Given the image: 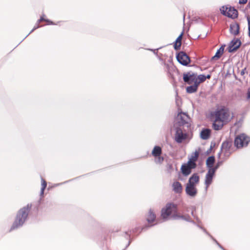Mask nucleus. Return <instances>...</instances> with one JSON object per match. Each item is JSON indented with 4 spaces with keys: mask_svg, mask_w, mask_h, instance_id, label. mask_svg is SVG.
Instances as JSON below:
<instances>
[{
    "mask_svg": "<svg viewBox=\"0 0 250 250\" xmlns=\"http://www.w3.org/2000/svg\"><path fill=\"white\" fill-rule=\"evenodd\" d=\"M177 205L178 204H167L166 208H163L161 210V216L163 218V219L164 220H166L168 218L170 217L173 219L175 220L182 219L185 220L187 222L192 223L193 224L196 225L197 227L203 230V231L206 234H209V232H208L207 230L204 228H203L200 225L201 223V222L194 215V210L193 208L192 209L191 214L194 217V218H196L197 221V223H196L194 221L192 220L190 218V217L188 215H180L176 213H174L171 216H170L173 212H176Z\"/></svg>",
    "mask_w": 250,
    "mask_h": 250,
    "instance_id": "f257e3e1",
    "label": "nucleus"
},
{
    "mask_svg": "<svg viewBox=\"0 0 250 250\" xmlns=\"http://www.w3.org/2000/svg\"><path fill=\"white\" fill-rule=\"evenodd\" d=\"M41 205L27 204V206L21 208L17 213L15 221L10 229V231L21 227L27 220L29 211H31L33 213H37Z\"/></svg>",
    "mask_w": 250,
    "mask_h": 250,
    "instance_id": "f03ea898",
    "label": "nucleus"
},
{
    "mask_svg": "<svg viewBox=\"0 0 250 250\" xmlns=\"http://www.w3.org/2000/svg\"><path fill=\"white\" fill-rule=\"evenodd\" d=\"M215 118V121H219L225 124L230 121L232 117L230 118L229 110L228 107L225 106H221L218 107L214 112L213 114Z\"/></svg>",
    "mask_w": 250,
    "mask_h": 250,
    "instance_id": "7ed1b4c3",
    "label": "nucleus"
},
{
    "mask_svg": "<svg viewBox=\"0 0 250 250\" xmlns=\"http://www.w3.org/2000/svg\"><path fill=\"white\" fill-rule=\"evenodd\" d=\"M220 13L224 16L232 19H235L238 17V11L233 6L229 7L227 5H224L220 8Z\"/></svg>",
    "mask_w": 250,
    "mask_h": 250,
    "instance_id": "20e7f679",
    "label": "nucleus"
},
{
    "mask_svg": "<svg viewBox=\"0 0 250 250\" xmlns=\"http://www.w3.org/2000/svg\"><path fill=\"white\" fill-rule=\"evenodd\" d=\"M250 142V137L245 133H241L235 137L234 145L237 148H240L247 146Z\"/></svg>",
    "mask_w": 250,
    "mask_h": 250,
    "instance_id": "39448f33",
    "label": "nucleus"
},
{
    "mask_svg": "<svg viewBox=\"0 0 250 250\" xmlns=\"http://www.w3.org/2000/svg\"><path fill=\"white\" fill-rule=\"evenodd\" d=\"M146 220L148 224H146L142 227V230H146L149 228L159 223L158 219H156V215L152 209H150L146 216Z\"/></svg>",
    "mask_w": 250,
    "mask_h": 250,
    "instance_id": "423d86ee",
    "label": "nucleus"
},
{
    "mask_svg": "<svg viewBox=\"0 0 250 250\" xmlns=\"http://www.w3.org/2000/svg\"><path fill=\"white\" fill-rule=\"evenodd\" d=\"M176 58L178 62L183 66H190L189 63L191 62L190 58L187 54L183 51H180L176 54Z\"/></svg>",
    "mask_w": 250,
    "mask_h": 250,
    "instance_id": "0eeeda50",
    "label": "nucleus"
},
{
    "mask_svg": "<svg viewBox=\"0 0 250 250\" xmlns=\"http://www.w3.org/2000/svg\"><path fill=\"white\" fill-rule=\"evenodd\" d=\"M185 118H189V116L187 113L184 112L181 110L178 112L175 119L177 121V124L179 126L178 127H180L184 125H186L188 128L190 126V124L186 120Z\"/></svg>",
    "mask_w": 250,
    "mask_h": 250,
    "instance_id": "6e6552de",
    "label": "nucleus"
},
{
    "mask_svg": "<svg viewBox=\"0 0 250 250\" xmlns=\"http://www.w3.org/2000/svg\"><path fill=\"white\" fill-rule=\"evenodd\" d=\"M242 45V42L239 38H234L229 43L227 48L229 53L236 52Z\"/></svg>",
    "mask_w": 250,
    "mask_h": 250,
    "instance_id": "1a4fd4ad",
    "label": "nucleus"
},
{
    "mask_svg": "<svg viewBox=\"0 0 250 250\" xmlns=\"http://www.w3.org/2000/svg\"><path fill=\"white\" fill-rule=\"evenodd\" d=\"M183 79L186 84H191L195 83L197 79V73L191 71L184 72L183 74Z\"/></svg>",
    "mask_w": 250,
    "mask_h": 250,
    "instance_id": "9d476101",
    "label": "nucleus"
},
{
    "mask_svg": "<svg viewBox=\"0 0 250 250\" xmlns=\"http://www.w3.org/2000/svg\"><path fill=\"white\" fill-rule=\"evenodd\" d=\"M188 137L187 133H184L180 127H175V141L178 144L182 143L187 139Z\"/></svg>",
    "mask_w": 250,
    "mask_h": 250,
    "instance_id": "9b49d317",
    "label": "nucleus"
},
{
    "mask_svg": "<svg viewBox=\"0 0 250 250\" xmlns=\"http://www.w3.org/2000/svg\"><path fill=\"white\" fill-rule=\"evenodd\" d=\"M215 174L210 170L208 169L207 173L205 176V184L206 185V189L207 190L208 187L211 184L213 177Z\"/></svg>",
    "mask_w": 250,
    "mask_h": 250,
    "instance_id": "f8f14e48",
    "label": "nucleus"
},
{
    "mask_svg": "<svg viewBox=\"0 0 250 250\" xmlns=\"http://www.w3.org/2000/svg\"><path fill=\"white\" fill-rule=\"evenodd\" d=\"M185 191L186 194L192 197H195L197 193V190L195 185H190L187 184Z\"/></svg>",
    "mask_w": 250,
    "mask_h": 250,
    "instance_id": "ddd939ff",
    "label": "nucleus"
},
{
    "mask_svg": "<svg viewBox=\"0 0 250 250\" xmlns=\"http://www.w3.org/2000/svg\"><path fill=\"white\" fill-rule=\"evenodd\" d=\"M240 24L237 22H232L229 25V33L235 36L240 34Z\"/></svg>",
    "mask_w": 250,
    "mask_h": 250,
    "instance_id": "4468645a",
    "label": "nucleus"
},
{
    "mask_svg": "<svg viewBox=\"0 0 250 250\" xmlns=\"http://www.w3.org/2000/svg\"><path fill=\"white\" fill-rule=\"evenodd\" d=\"M232 146V140L231 139H227L222 144L221 148L223 150L224 149V152L226 154L230 150Z\"/></svg>",
    "mask_w": 250,
    "mask_h": 250,
    "instance_id": "2eb2a0df",
    "label": "nucleus"
},
{
    "mask_svg": "<svg viewBox=\"0 0 250 250\" xmlns=\"http://www.w3.org/2000/svg\"><path fill=\"white\" fill-rule=\"evenodd\" d=\"M184 30L181 33L176 40L173 42L174 49L177 51L181 49L182 45V40L184 34Z\"/></svg>",
    "mask_w": 250,
    "mask_h": 250,
    "instance_id": "dca6fc26",
    "label": "nucleus"
},
{
    "mask_svg": "<svg viewBox=\"0 0 250 250\" xmlns=\"http://www.w3.org/2000/svg\"><path fill=\"white\" fill-rule=\"evenodd\" d=\"M225 46V44H222L221 47L217 50L215 55L211 57L210 60L214 61L219 59L224 52V49Z\"/></svg>",
    "mask_w": 250,
    "mask_h": 250,
    "instance_id": "f3484780",
    "label": "nucleus"
},
{
    "mask_svg": "<svg viewBox=\"0 0 250 250\" xmlns=\"http://www.w3.org/2000/svg\"><path fill=\"white\" fill-rule=\"evenodd\" d=\"M200 181V177L198 173H194L189 177L188 180V182L187 184L190 185H195L198 184Z\"/></svg>",
    "mask_w": 250,
    "mask_h": 250,
    "instance_id": "a211bd4d",
    "label": "nucleus"
},
{
    "mask_svg": "<svg viewBox=\"0 0 250 250\" xmlns=\"http://www.w3.org/2000/svg\"><path fill=\"white\" fill-rule=\"evenodd\" d=\"M211 135V130L208 128H203L200 132V138L204 140L208 139Z\"/></svg>",
    "mask_w": 250,
    "mask_h": 250,
    "instance_id": "6ab92c4d",
    "label": "nucleus"
},
{
    "mask_svg": "<svg viewBox=\"0 0 250 250\" xmlns=\"http://www.w3.org/2000/svg\"><path fill=\"white\" fill-rule=\"evenodd\" d=\"M180 170L182 175L185 177H187L192 172V169L185 164L182 165Z\"/></svg>",
    "mask_w": 250,
    "mask_h": 250,
    "instance_id": "aec40b11",
    "label": "nucleus"
},
{
    "mask_svg": "<svg viewBox=\"0 0 250 250\" xmlns=\"http://www.w3.org/2000/svg\"><path fill=\"white\" fill-rule=\"evenodd\" d=\"M193 83L186 87V90L187 93L191 94L197 91L199 85L196 83Z\"/></svg>",
    "mask_w": 250,
    "mask_h": 250,
    "instance_id": "412c9836",
    "label": "nucleus"
},
{
    "mask_svg": "<svg viewBox=\"0 0 250 250\" xmlns=\"http://www.w3.org/2000/svg\"><path fill=\"white\" fill-rule=\"evenodd\" d=\"M173 190L175 193H180L182 191V186L178 181L174 182L172 185Z\"/></svg>",
    "mask_w": 250,
    "mask_h": 250,
    "instance_id": "4be33fe9",
    "label": "nucleus"
},
{
    "mask_svg": "<svg viewBox=\"0 0 250 250\" xmlns=\"http://www.w3.org/2000/svg\"><path fill=\"white\" fill-rule=\"evenodd\" d=\"M162 153V149L161 147L159 146H155L152 150L151 154L153 156L157 157V156L161 155Z\"/></svg>",
    "mask_w": 250,
    "mask_h": 250,
    "instance_id": "5701e85b",
    "label": "nucleus"
},
{
    "mask_svg": "<svg viewBox=\"0 0 250 250\" xmlns=\"http://www.w3.org/2000/svg\"><path fill=\"white\" fill-rule=\"evenodd\" d=\"M215 161V157L214 155L208 157L206 161L207 168L213 166Z\"/></svg>",
    "mask_w": 250,
    "mask_h": 250,
    "instance_id": "b1692460",
    "label": "nucleus"
},
{
    "mask_svg": "<svg viewBox=\"0 0 250 250\" xmlns=\"http://www.w3.org/2000/svg\"><path fill=\"white\" fill-rule=\"evenodd\" d=\"M141 229H142V227L141 228H140V227H136L134 229H133L132 230H128L127 231H125V234L128 236V237L126 238V239H128V238H130V234H131V232L133 233H136L138 232V231H139V233H140V232L141 231H142L141 230Z\"/></svg>",
    "mask_w": 250,
    "mask_h": 250,
    "instance_id": "393cba45",
    "label": "nucleus"
},
{
    "mask_svg": "<svg viewBox=\"0 0 250 250\" xmlns=\"http://www.w3.org/2000/svg\"><path fill=\"white\" fill-rule=\"evenodd\" d=\"M206 81L205 75L204 74H200L199 75H197V79L196 81V83L199 86V84L201 83L204 82Z\"/></svg>",
    "mask_w": 250,
    "mask_h": 250,
    "instance_id": "a878e982",
    "label": "nucleus"
},
{
    "mask_svg": "<svg viewBox=\"0 0 250 250\" xmlns=\"http://www.w3.org/2000/svg\"><path fill=\"white\" fill-rule=\"evenodd\" d=\"M217 121H214V122L212 123V128L214 130L218 131L221 130L224 124V123H222V124H217L216 123Z\"/></svg>",
    "mask_w": 250,
    "mask_h": 250,
    "instance_id": "bb28decb",
    "label": "nucleus"
},
{
    "mask_svg": "<svg viewBox=\"0 0 250 250\" xmlns=\"http://www.w3.org/2000/svg\"><path fill=\"white\" fill-rule=\"evenodd\" d=\"M184 164H186V165L192 169H195L197 167L196 162L189 159L187 163H185Z\"/></svg>",
    "mask_w": 250,
    "mask_h": 250,
    "instance_id": "cd10ccee",
    "label": "nucleus"
},
{
    "mask_svg": "<svg viewBox=\"0 0 250 250\" xmlns=\"http://www.w3.org/2000/svg\"><path fill=\"white\" fill-rule=\"evenodd\" d=\"M199 153L198 151L196 150L194 152L192 153V155L188 158L189 160L194 161V162H196L198 160V158L199 157Z\"/></svg>",
    "mask_w": 250,
    "mask_h": 250,
    "instance_id": "c85d7f7f",
    "label": "nucleus"
},
{
    "mask_svg": "<svg viewBox=\"0 0 250 250\" xmlns=\"http://www.w3.org/2000/svg\"><path fill=\"white\" fill-rule=\"evenodd\" d=\"M167 172L170 174L173 171V166L172 164L168 163L166 166Z\"/></svg>",
    "mask_w": 250,
    "mask_h": 250,
    "instance_id": "c756f323",
    "label": "nucleus"
},
{
    "mask_svg": "<svg viewBox=\"0 0 250 250\" xmlns=\"http://www.w3.org/2000/svg\"><path fill=\"white\" fill-rule=\"evenodd\" d=\"M41 181H42V187H41V188H42V190H45L46 188V187H47V182L42 177L41 178Z\"/></svg>",
    "mask_w": 250,
    "mask_h": 250,
    "instance_id": "7c9ffc66",
    "label": "nucleus"
},
{
    "mask_svg": "<svg viewBox=\"0 0 250 250\" xmlns=\"http://www.w3.org/2000/svg\"><path fill=\"white\" fill-rule=\"evenodd\" d=\"M156 158H157V159L156 161V162L159 164L162 163L164 160V158L163 156H161V155L157 156Z\"/></svg>",
    "mask_w": 250,
    "mask_h": 250,
    "instance_id": "2f4dec72",
    "label": "nucleus"
},
{
    "mask_svg": "<svg viewBox=\"0 0 250 250\" xmlns=\"http://www.w3.org/2000/svg\"><path fill=\"white\" fill-rule=\"evenodd\" d=\"M223 161H218L214 166V167H215V168L218 169L219 167L223 164Z\"/></svg>",
    "mask_w": 250,
    "mask_h": 250,
    "instance_id": "473e14b6",
    "label": "nucleus"
},
{
    "mask_svg": "<svg viewBox=\"0 0 250 250\" xmlns=\"http://www.w3.org/2000/svg\"><path fill=\"white\" fill-rule=\"evenodd\" d=\"M45 21L47 23V25H56L57 24L48 19H45Z\"/></svg>",
    "mask_w": 250,
    "mask_h": 250,
    "instance_id": "72a5a7b5",
    "label": "nucleus"
},
{
    "mask_svg": "<svg viewBox=\"0 0 250 250\" xmlns=\"http://www.w3.org/2000/svg\"><path fill=\"white\" fill-rule=\"evenodd\" d=\"M162 47H159L157 49H148L149 50L153 51V53L158 56V51L159 49H161Z\"/></svg>",
    "mask_w": 250,
    "mask_h": 250,
    "instance_id": "f704fd0d",
    "label": "nucleus"
},
{
    "mask_svg": "<svg viewBox=\"0 0 250 250\" xmlns=\"http://www.w3.org/2000/svg\"><path fill=\"white\" fill-rule=\"evenodd\" d=\"M207 169H209V170H210L215 174L216 170H217L216 168H215V167L213 166L208 167Z\"/></svg>",
    "mask_w": 250,
    "mask_h": 250,
    "instance_id": "c9c22d12",
    "label": "nucleus"
},
{
    "mask_svg": "<svg viewBox=\"0 0 250 250\" xmlns=\"http://www.w3.org/2000/svg\"><path fill=\"white\" fill-rule=\"evenodd\" d=\"M43 16H44V15H43L42 16H41L40 17V19H39L37 21L38 23H40L41 21H45V19L44 18Z\"/></svg>",
    "mask_w": 250,
    "mask_h": 250,
    "instance_id": "e433bc0d",
    "label": "nucleus"
},
{
    "mask_svg": "<svg viewBox=\"0 0 250 250\" xmlns=\"http://www.w3.org/2000/svg\"><path fill=\"white\" fill-rule=\"evenodd\" d=\"M216 244L218 243V241L209 233L207 234Z\"/></svg>",
    "mask_w": 250,
    "mask_h": 250,
    "instance_id": "4c0bfd02",
    "label": "nucleus"
},
{
    "mask_svg": "<svg viewBox=\"0 0 250 250\" xmlns=\"http://www.w3.org/2000/svg\"><path fill=\"white\" fill-rule=\"evenodd\" d=\"M248 2V0H239V3L240 4H246Z\"/></svg>",
    "mask_w": 250,
    "mask_h": 250,
    "instance_id": "58836bf2",
    "label": "nucleus"
},
{
    "mask_svg": "<svg viewBox=\"0 0 250 250\" xmlns=\"http://www.w3.org/2000/svg\"><path fill=\"white\" fill-rule=\"evenodd\" d=\"M40 27H41V26L40 25L39 23H38V22H37L36 24H35V25L34 26V27L33 28V30H35L36 29L39 28Z\"/></svg>",
    "mask_w": 250,
    "mask_h": 250,
    "instance_id": "ea45409f",
    "label": "nucleus"
},
{
    "mask_svg": "<svg viewBox=\"0 0 250 250\" xmlns=\"http://www.w3.org/2000/svg\"><path fill=\"white\" fill-rule=\"evenodd\" d=\"M246 67H245L244 69H243L241 71V73H240V74L242 75V76H243L245 74V72H246Z\"/></svg>",
    "mask_w": 250,
    "mask_h": 250,
    "instance_id": "a19ab883",
    "label": "nucleus"
},
{
    "mask_svg": "<svg viewBox=\"0 0 250 250\" xmlns=\"http://www.w3.org/2000/svg\"><path fill=\"white\" fill-rule=\"evenodd\" d=\"M215 146V143L211 142L209 148L212 149V148Z\"/></svg>",
    "mask_w": 250,
    "mask_h": 250,
    "instance_id": "79ce46f5",
    "label": "nucleus"
},
{
    "mask_svg": "<svg viewBox=\"0 0 250 250\" xmlns=\"http://www.w3.org/2000/svg\"><path fill=\"white\" fill-rule=\"evenodd\" d=\"M222 151H223V149H222L221 148L220 149V150L219 151V152L217 154V157L218 158H220V157H221V154L222 153Z\"/></svg>",
    "mask_w": 250,
    "mask_h": 250,
    "instance_id": "37998d69",
    "label": "nucleus"
},
{
    "mask_svg": "<svg viewBox=\"0 0 250 250\" xmlns=\"http://www.w3.org/2000/svg\"><path fill=\"white\" fill-rule=\"evenodd\" d=\"M247 98V99H250V89H249V90L248 91Z\"/></svg>",
    "mask_w": 250,
    "mask_h": 250,
    "instance_id": "c03bdc74",
    "label": "nucleus"
},
{
    "mask_svg": "<svg viewBox=\"0 0 250 250\" xmlns=\"http://www.w3.org/2000/svg\"><path fill=\"white\" fill-rule=\"evenodd\" d=\"M211 75L210 74H208L207 75H205L206 80L207 79H210L211 78Z\"/></svg>",
    "mask_w": 250,
    "mask_h": 250,
    "instance_id": "a18cd8bd",
    "label": "nucleus"
},
{
    "mask_svg": "<svg viewBox=\"0 0 250 250\" xmlns=\"http://www.w3.org/2000/svg\"><path fill=\"white\" fill-rule=\"evenodd\" d=\"M211 150H212V149H211L209 148V149H208L206 151V154L207 155H208L209 154H210V153H211Z\"/></svg>",
    "mask_w": 250,
    "mask_h": 250,
    "instance_id": "49530a36",
    "label": "nucleus"
},
{
    "mask_svg": "<svg viewBox=\"0 0 250 250\" xmlns=\"http://www.w3.org/2000/svg\"><path fill=\"white\" fill-rule=\"evenodd\" d=\"M248 36L250 38V24H248Z\"/></svg>",
    "mask_w": 250,
    "mask_h": 250,
    "instance_id": "de8ad7c7",
    "label": "nucleus"
},
{
    "mask_svg": "<svg viewBox=\"0 0 250 250\" xmlns=\"http://www.w3.org/2000/svg\"><path fill=\"white\" fill-rule=\"evenodd\" d=\"M44 192V190H42V188H41V191H40V196H42L43 195Z\"/></svg>",
    "mask_w": 250,
    "mask_h": 250,
    "instance_id": "09e8293b",
    "label": "nucleus"
},
{
    "mask_svg": "<svg viewBox=\"0 0 250 250\" xmlns=\"http://www.w3.org/2000/svg\"><path fill=\"white\" fill-rule=\"evenodd\" d=\"M217 245L222 250H223V249H224V248L218 243V244H217Z\"/></svg>",
    "mask_w": 250,
    "mask_h": 250,
    "instance_id": "8fccbe9b",
    "label": "nucleus"
},
{
    "mask_svg": "<svg viewBox=\"0 0 250 250\" xmlns=\"http://www.w3.org/2000/svg\"><path fill=\"white\" fill-rule=\"evenodd\" d=\"M34 30H33V28L32 30L26 36V37L24 38L25 39L27 37H28L31 33H32Z\"/></svg>",
    "mask_w": 250,
    "mask_h": 250,
    "instance_id": "3c124183",
    "label": "nucleus"
},
{
    "mask_svg": "<svg viewBox=\"0 0 250 250\" xmlns=\"http://www.w3.org/2000/svg\"><path fill=\"white\" fill-rule=\"evenodd\" d=\"M131 243V240H129L128 242V244H127V245L126 246L125 249H126L130 245Z\"/></svg>",
    "mask_w": 250,
    "mask_h": 250,
    "instance_id": "603ef678",
    "label": "nucleus"
},
{
    "mask_svg": "<svg viewBox=\"0 0 250 250\" xmlns=\"http://www.w3.org/2000/svg\"><path fill=\"white\" fill-rule=\"evenodd\" d=\"M79 177H76V178H74V179H71V180H68V181H67L65 182L64 183H67V182H69V181H73V180H74V179H75L79 178Z\"/></svg>",
    "mask_w": 250,
    "mask_h": 250,
    "instance_id": "864d4df0",
    "label": "nucleus"
},
{
    "mask_svg": "<svg viewBox=\"0 0 250 250\" xmlns=\"http://www.w3.org/2000/svg\"><path fill=\"white\" fill-rule=\"evenodd\" d=\"M233 75H234V78H235V79L236 80H239V81H240V80H239V79H238L237 78V77L236 75L234 73H233Z\"/></svg>",
    "mask_w": 250,
    "mask_h": 250,
    "instance_id": "5fc2aeb1",
    "label": "nucleus"
},
{
    "mask_svg": "<svg viewBox=\"0 0 250 250\" xmlns=\"http://www.w3.org/2000/svg\"><path fill=\"white\" fill-rule=\"evenodd\" d=\"M185 15L184 14V15H183V21H184V22L185 21Z\"/></svg>",
    "mask_w": 250,
    "mask_h": 250,
    "instance_id": "6e6d98bb",
    "label": "nucleus"
},
{
    "mask_svg": "<svg viewBox=\"0 0 250 250\" xmlns=\"http://www.w3.org/2000/svg\"><path fill=\"white\" fill-rule=\"evenodd\" d=\"M248 6H249L250 7V1L249 2Z\"/></svg>",
    "mask_w": 250,
    "mask_h": 250,
    "instance_id": "4d7b16f0",
    "label": "nucleus"
},
{
    "mask_svg": "<svg viewBox=\"0 0 250 250\" xmlns=\"http://www.w3.org/2000/svg\"><path fill=\"white\" fill-rule=\"evenodd\" d=\"M24 40V39H23V40L21 42H19V44H21V42H22Z\"/></svg>",
    "mask_w": 250,
    "mask_h": 250,
    "instance_id": "13d9d810",
    "label": "nucleus"
},
{
    "mask_svg": "<svg viewBox=\"0 0 250 250\" xmlns=\"http://www.w3.org/2000/svg\"><path fill=\"white\" fill-rule=\"evenodd\" d=\"M24 40V39H23V40L21 42H19V44H21V42H22Z\"/></svg>",
    "mask_w": 250,
    "mask_h": 250,
    "instance_id": "bf43d9fd",
    "label": "nucleus"
},
{
    "mask_svg": "<svg viewBox=\"0 0 250 250\" xmlns=\"http://www.w3.org/2000/svg\"><path fill=\"white\" fill-rule=\"evenodd\" d=\"M179 179H180V180H182V179H180V178H179Z\"/></svg>",
    "mask_w": 250,
    "mask_h": 250,
    "instance_id": "052dcab7",
    "label": "nucleus"
},
{
    "mask_svg": "<svg viewBox=\"0 0 250 250\" xmlns=\"http://www.w3.org/2000/svg\"><path fill=\"white\" fill-rule=\"evenodd\" d=\"M179 179H180V180H182V179H180V178H179Z\"/></svg>",
    "mask_w": 250,
    "mask_h": 250,
    "instance_id": "680f3d73",
    "label": "nucleus"
},
{
    "mask_svg": "<svg viewBox=\"0 0 250 250\" xmlns=\"http://www.w3.org/2000/svg\"><path fill=\"white\" fill-rule=\"evenodd\" d=\"M38 203H41L40 201H39Z\"/></svg>",
    "mask_w": 250,
    "mask_h": 250,
    "instance_id": "e2e57ef3",
    "label": "nucleus"
},
{
    "mask_svg": "<svg viewBox=\"0 0 250 250\" xmlns=\"http://www.w3.org/2000/svg\"><path fill=\"white\" fill-rule=\"evenodd\" d=\"M168 203L171 204V203H171V202H168Z\"/></svg>",
    "mask_w": 250,
    "mask_h": 250,
    "instance_id": "0e129e2a",
    "label": "nucleus"
},
{
    "mask_svg": "<svg viewBox=\"0 0 250 250\" xmlns=\"http://www.w3.org/2000/svg\"><path fill=\"white\" fill-rule=\"evenodd\" d=\"M223 250H225V249H223Z\"/></svg>",
    "mask_w": 250,
    "mask_h": 250,
    "instance_id": "69168bd1",
    "label": "nucleus"
}]
</instances>
